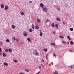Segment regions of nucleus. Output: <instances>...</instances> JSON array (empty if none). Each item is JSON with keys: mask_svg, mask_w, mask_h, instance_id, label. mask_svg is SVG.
I'll return each instance as SVG.
<instances>
[{"mask_svg": "<svg viewBox=\"0 0 74 74\" xmlns=\"http://www.w3.org/2000/svg\"><path fill=\"white\" fill-rule=\"evenodd\" d=\"M42 9L43 11L45 12H47L48 11V8L46 7H44Z\"/></svg>", "mask_w": 74, "mask_h": 74, "instance_id": "1", "label": "nucleus"}, {"mask_svg": "<svg viewBox=\"0 0 74 74\" xmlns=\"http://www.w3.org/2000/svg\"><path fill=\"white\" fill-rule=\"evenodd\" d=\"M34 53V54L35 55H36V56H39V53H38V52Z\"/></svg>", "mask_w": 74, "mask_h": 74, "instance_id": "2", "label": "nucleus"}, {"mask_svg": "<svg viewBox=\"0 0 74 74\" xmlns=\"http://www.w3.org/2000/svg\"><path fill=\"white\" fill-rule=\"evenodd\" d=\"M40 6L41 7H42H42H44V5L42 3H41L40 4Z\"/></svg>", "mask_w": 74, "mask_h": 74, "instance_id": "3", "label": "nucleus"}, {"mask_svg": "<svg viewBox=\"0 0 74 74\" xmlns=\"http://www.w3.org/2000/svg\"><path fill=\"white\" fill-rule=\"evenodd\" d=\"M1 7L2 8H4V5L3 4H1Z\"/></svg>", "mask_w": 74, "mask_h": 74, "instance_id": "4", "label": "nucleus"}, {"mask_svg": "<svg viewBox=\"0 0 74 74\" xmlns=\"http://www.w3.org/2000/svg\"><path fill=\"white\" fill-rule=\"evenodd\" d=\"M27 40L29 42H31V40H30V38L29 37H28L27 38Z\"/></svg>", "mask_w": 74, "mask_h": 74, "instance_id": "5", "label": "nucleus"}, {"mask_svg": "<svg viewBox=\"0 0 74 74\" xmlns=\"http://www.w3.org/2000/svg\"><path fill=\"white\" fill-rule=\"evenodd\" d=\"M73 66L74 65H72L71 66L69 65L68 66V67L69 68H72V67H73Z\"/></svg>", "mask_w": 74, "mask_h": 74, "instance_id": "6", "label": "nucleus"}, {"mask_svg": "<svg viewBox=\"0 0 74 74\" xmlns=\"http://www.w3.org/2000/svg\"><path fill=\"white\" fill-rule=\"evenodd\" d=\"M24 36H27L28 35V34L27 33H24L23 34Z\"/></svg>", "mask_w": 74, "mask_h": 74, "instance_id": "7", "label": "nucleus"}, {"mask_svg": "<svg viewBox=\"0 0 74 74\" xmlns=\"http://www.w3.org/2000/svg\"><path fill=\"white\" fill-rule=\"evenodd\" d=\"M8 9V6H5V10H7Z\"/></svg>", "mask_w": 74, "mask_h": 74, "instance_id": "8", "label": "nucleus"}, {"mask_svg": "<svg viewBox=\"0 0 74 74\" xmlns=\"http://www.w3.org/2000/svg\"><path fill=\"white\" fill-rule=\"evenodd\" d=\"M36 29H39V27L37 25H36Z\"/></svg>", "mask_w": 74, "mask_h": 74, "instance_id": "9", "label": "nucleus"}, {"mask_svg": "<svg viewBox=\"0 0 74 74\" xmlns=\"http://www.w3.org/2000/svg\"><path fill=\"white\" fill-rule=\"evenodd\" d=\"M20 14L22 16H23V15H24V13L22 12H21Z\"/></svg>", "mask_w": 74, "mask_h": 74, "instance_id": "10", "label": "nucleus"}, {"mask_svg": "<svg viewBox=\"0 0 74 74\" xmlns=\"http://www.w3.org/2000/svg\"><path fill=\"white\" fill-rule=\"evenodd\" d=\"M3 57H5L6 56H7V55L5 54V53H3Z\"/></svg>", "mask_w": 74, "mask_h": 74, "instance_id": "11", "label": "nucleus"}, {"mask_svg": "<svg viewBox=\"0 0 74 74\" xmlns=\"http://www.w3.org/2000/svg\"><path fill=\"white\" fill-rule=\"evenodd\" d=\"M37 21L39 23H40L41 22V20L39 19H37Z\"/></svg>", "mask_w": 74, "mask_h": 74, "instance_id": "12", "label": "nucleus"}, {"mask_svg": "<svg viewBox=\"0 0 74 74\" xmlns=\"http://www.w3.org/2000/svg\"><path fill=\"white\" fill-rule=\"evenodd\" d=\"M53 74H58V71H56L53 73Z\"/></svg>", "mask_w": 74, "mask_h": 74, "instance_id": "13", "label": "nucleus"}, {"mask_svg": "<svg viewBox=\"0 0 74 74\" xmlns=\"http://www.w3.org/2000/svg\"><path fill=\"white\" fill-rule=\"evenodd\" d=\"M8 51L9 52H11L12 51V50H11V49L10 48L8 49Z\"/></svg>", "mask_w": 74, "mask_h": 74, "instance_id": "14", "label": "nucleus"}, {"mask_svg": "<svg viewBox=\"0 0 74 74\" xmlns=\"http://www.w3.org/2000/svg\"><path fill=\"white\" fill-rule=\"evenodd\" d=\"M51 26L52 27H53L54 26H55V24L52 23V24H51Z\"/></svg>", "mask_w": 74, "mask_h": 74, "instance_id": "15", "label": "nucleus"}, {"mask_svg": "<svg viewBox=\"0 0 74 74\" xmlns=\"http://www.w3.org/2000/svg\"><path fill=\"white\" fill-rule=\"evenodd\" d=\"M12 29H15V26L14 25H12Z\"/></svg>", "mask_w": 74, "mask_h": 74, "instance_id": "16", "label": "nucleus"}, {"mask_svg": "<svg viewBox=\"0 0 74 74\" xmlns=\"http://www.w3.org/2000/svg\"><path fill=\"white\" fill-rule=\"evenodd\" d=\"M32 27L33 29H34V25L33 24H32Z\"/></svg>", "mask_w": 74, "mask_h": 74, "instance_id": "17", "label": "nucleus"}, {"mask_svg": "<svg viewBox=\"0 0 74 74\" xmlns=\"http://www.w3.org/2000/svg\"><path fill=\"white\" fill-rule=\"evenodd\" d=\"M56 20H57V21H60V18H56Z\"/></svg>", "mask_w": 74, "mask_h": 74, "instance_id": "18", "label": "nucleus"}, {"mask_svg": "<svg viewBox=\"0 0 74 74\" xmlns=\"http://www.w3.org/2000/svg\"><path fill=\"white\" fill-rule=\"evenodd\" d=\"M40 36H42V35H43V34H42V32H41L40 33Z\"/></svg>", "mask_w": 74, "mask_h": 74, "instance_id": "19", "label": "nucleus"}, {"mask_svg": "<svg viewBox=\"0 0 74 74\" xmlns=\"http://www.w3.org/2000/svg\"><path fill=\"white\" fill-rule=\"evenodd\" d=\"M51 47H52L53 45L54 46H55L56 45H55V44L54 43H52L51 44Z\"/></svg>", "mask_w": 74, "mask_h": 74, "instance_id": "20", "label": "nucleus"}, {"mask_svg": "<svg viewBox=\"0 0 74 74\" xmlns=\"http://www.w3.org/2000/svg\"><path fill=\"white\" fill-rule=\"evenodd\" d=\"M12 40H13V41H15V38L14 37H13L12 38Z\"/></svg>", "mask_w": 74, "mask_h": 74, "instance_id": "21", "label": "nucleus"}, {"mask_svg": "<svg viewBox=\"0 0 74 74\" xmlns=\"http://www.w3.org/2000/svg\"><path fill=\"white\" fill-rule=\"evenodd\" d=\"M59 37L60 38H62V39L64 38V37L60 35L59 36Z\"/></svg>", "mask_w": 74, "mask_h": 74, "instance_id": "22", "label": "nucleus"}, {"mask_svg": "<svg viewBox=\"0 0 74 74\" xmlns=\"http://www.w3.org/2000/svg\"><path fill=\"white\" fill-rule=\"evenodd\" d=\"M67 38H68L69 40H71V39L70 38V36H68L67 37Z\"/></svg>", "mask_w": 74, "mask_h": 74, "instance_id": "23", "label": "nucleus"}, {"mask_svg": "<svg viewBox=\"0 0 74 74\" xmlns=\"http://www.w3.org/2000/svg\"><path fill=\"white\" fill-rule=\"evenodd\" d=\"M13 62H14V63H17V62H18V60H14L13 61Z\"/></svg>", "mask_w": 74, "mask_h": 74, "instance_id": "24", "label": "nucleus"}, {"mask_svg": "<svg viewBox=\"0 0 74 74\" xmlns=\"http://www.w3.org/2000/svg\"><path fill=\"white\" fill-rule=\"evenodd\" d=\"M55 26H56V27L57 28H58V27H59V25H58V24H56L55 25Z\"/></svg>", "mask_w": 74, "mask_h": 74, "instance_id": "25", "label": "nucleus"}, {"mask_svg": "<svg viewBox=\"0 0 74 74\" xmlns=\"http://www.w3.org/2000/svg\"><path fill=\"white\" fill-rule=\"evenodd\" d=\"M29 31L30 32H32L33 30H32V29L30 28L29 29Z\"/></svg>", "mask_w": 74, "mask_h": 74, "instance_id": "26", "label": "nucleus"}, {"mask_svg": "<svg viewBox=\"0 0 74 74\" xmlns=\"http://www.w3.org/2000/svg\"><path fill=\"white\" fill-rule=\"evenodd\" d=\"M70 43L71 45H73V41H71L70 42Z\"/></svg>", "mask_w": 74, "mask_h": 74, "instance_id": "27", "label": "nucleus"}, {"mask_svg": "<svg viewBox=\"0 0 74 74\" xmlns=\"http://www.w3.org/2000/svg\"><path fill=\"white\" fill-rule=\"evenodd\" d=\"M6 41L7 42H10V40H9V39H7L6 40Z\"/></svg>", "mask_w": 74, "mask_h": 74, "instance_id": "28", "label": "nucleus"}, {"mask_svg": "<svg viewBox=\"0 0 74 74\" xmlns=\"http://www.w3.org/2000/svg\"><path fill=\"white\" fill-rule=\"evenodd\" d=\"M44 51L45 52H47V49H45L44 50Z\"/></svg>", "mask_w": 74, "mask_h": 74, "instance_id": "29", "label": "nucleus"}, {"mask_svg": "<svg viewBox=\"0 0 74 74\" xmlns=\"http://www.w3.org/2000/svg\"><path fill=\"white\" fill-rule=\"evenodd\" d=\"M25 71L27 72H29V69H25Z\"/></svg>", "mask_w": 74, "mask_h": 74, "instance_id": "30", "label": "nucleus"}, {"mask_svg": "<svg viewBox=\"0 0 74 74\" xmlns=\"http://www.w3.org/2000/svg\"><path fill=\"white\" fill-rule=\"evenodd\" d=\"M70 30H71V31H73V28H70Z\"/></svg>", "mask_w": 74, "mask_h": 74, "instance_id": "31", "label": "nucleus"}, {"mask_svg": "<svg viewBox=\"0 0 74 74\" xmlns=\"http://www.w3.org/2000/svg\"><path fill=\"white\" fill-rule=\"evenodd\" d=\"M48 54H47V55H46V59H48V57H47V56H48Z\"/></svg>", "mask_w": 74, "mask_h": 74, "instance_id": "32", "label": "nucleus"}, {"mask_svg": "<svg viewBox=\"0 0 74 74\" xmlns=\"http://www.w3.org/2000/svg\"><path fill=\"white\" fill-rule=\"evenodd\" d=\"M4 64V65H8V64L6 62H5Z\"/></svg>", "mask_w": 74, "mask_h": 74, "instance_id": "33", "label": "nucleus"}, {"mask_svg": "<svg viewBox=\"0 0 74 74\" xmlns=\"http://www.w3.org/2000/svg\"><path fill=\"white\" fill-rule=\"evenodd\" d=\"M19 74H25V73L23 72H20Z\"/></svg>", "mask_w": 74, "mask_h": 74, "instance_id": "34", "label": "nucleus"}, {"mask_svg": "<svg viewBox=\"0 0 74 74\" xmlns=\"http://www.w3.org/2000/svg\"><path fill=\"white\" fill-rule=\"evenodd\" d=\"M5 51L7 52H8V49H5Z\"/></svg>", "mask_w": 74, "mask_h": 74, "instance_id": "35", "label": "nucleus"}, {"mask_svg": "<svg viewBox=\"0 0 74 74\" xmlns=\"http://www.w3.org/2000/svg\"><path fill=\"white\" fill-rule=\"evenodd\" d=\"M35 52H36H36H37V49H35Z\"/></svg>", "mask_w": 74, "mask_h": 74, "instance_id": "36", "label": "nucleus"}, {"mask_svg": "<svg viewBox=\"0 0 74 74\" xmlns=\"http://www.w3.org/2000/svg\"><path fill=\"white\" fill-rule=\"evenodd\" d=\"M49 22V20L47 19L46 21V22Z\"/></svg>", "mask_w": 74, "mask_h": 74, "instance_id": "37", "label": "nucleus"}, {"mask_svg": "<svg viewBox=\"0 0 74 74\" xmlns=\"http://www.w3.org/2000/svg\"><path fill=\"white\" fill-rule=\"evenodd\" d=\"M0 52H2V51L1 50V48L0 47Z\"/></svg>", "mask_w": 74, "mask_h": 74, "instance_id": "38", "label": "nucleus"}, {"mask_svg": "<svg viewBox=\"0 0 74 74\" xmlns=\"http://www.w3.org/2000/svg\"><path fill=\"white\" fill-rule=\"evenodd\" d=\"M16 41H17V42H19V40H18V39H16Z\"/></svg>", "mask_w": 74, "mask_h": 74, "instance_id": "39", "label": "nucleus"}, {"mask_svg": "<svg viewBox=\"0 0 74 74\" xmlns=\"http://www.w3.org/2000/svg\"><path fill=\"white\" fill-rule=\"evenodd\" d=\"M53 33H54V34H55V33H56V32L55 31H54L53 32Z\"/></svg>", "mask_w": 74, "mask_h": 74, "instance_id": "40", "label": "nucleus"}, {"mask_svg": "<svg viewBox=\"0 0 74 74\" xmlns=\"http://www.w3.org/2000/svg\"><path fill=\"white\" fill-rule=\"evenodd\" d=\"M53 56H55V57H56V54H53Z\"/></svg>", "mask_w": 74, "mask_h": 74, "instance_id": "41", "label": "nucleus"}, {"mask_svg": "<svg viewBox=\"0 0 74 74\" xmlns=\"http://www.w3.org/2000/svg\"><path fill=\"white\" fill-rule=\"evenodd\" d=\"M65 41H62V43H65Z\"/></svg>", "mask_w": 74, "mask_h": 74, "instance_id": "42", "label": "nucleus"}, {"mask_svg": "<svg viewBox=\"0 0 74 74\" xmlns=\"http://www.w3.org/2000/svg\"><path fill=\"white\" fill-rule=\"evenodd\" d=\"M29 3H30V4L32 3V2L31 1H29Z\"/></svg>", "mask_w": 74, "mask_h": 74, "instance_id": "43", "label": "nucleus"}, {"mask_svg": "<svg viewBox=\"0 0 74 74\" xmlns=\"http://www.w3.org/2000/svg\"><path fill=\"white\" fill-rule=\"evenodd\" d=\"M73 51L71 50L70 51H69V52H73Z\"/></svg>", "mask_w": 74, "mask_h": 74, "instance_id": "44", "label": "nucleus"}, {"mask_svg": "<svg viewBox=\"0 0 74 74\" xmlns=\"http://www.w3.org/2000/svg\"><path fill=\"white\" fill-rule=\"evenodd\" d=\"M0 56H2V53H0Z\"/></svg>", "mask_w": 74, "mask_h": 74, "instance_id": "45", "label": "nucleus"}, {"mask_svg": "<svg viewBox=\"0 0 74 74\" xmlns=\"http://www.w3.org/2000/svg\"><path fill=\"white\" fill-rule=\"evenodd\" d=\"M41 66H42V67H44V66L42 65H41Z\"/></svg>", "mask_w": 74, "mask_h": 74, "instance_id": "46", "label": "nucleus"}, {"mask_svg": "<svg viewBox=\"0 0 74 74\" xmlns=\"http://www.w3.org/2000/svg\"><path fill=\"white\" fill-rule=\"evenodd\" d=\"M1 45H3V42H1Z\"/></svg>", "mask_w": 74, "mask_h": 74, "instance_id": "47", "label": "nucleus"}, {"mask_svg": "<svg viewBox=\"0 0 74 74\" xmlns=\"http://www.w3.org/2000/svg\"><path fill=\"white\" fill-rule=\"evenodd\" d=\"M44 60H43V59H42V62H44Z\"/></svg>", "mask_w": 74, "mask_h": 74, "instance_id": "48", "label": "nucleus"}, {"mask_svg": "<svg viewBox=\"0 0 74 74\" xmlns=\"http://www.w3.org/2000/svg\"><path fill=\"white\" fill-rule=\"evenodd\" d=\"M39 69H41V66H39Z\"/></svg>", "mask_w": 74, "mask_h": 74, "instance_id": "49", "label": "nucleus"}, {"mask_svg": "<svg viewBox=\"0 0 74 74\" xmlns=\"http://www.w3.org/2000/svg\"><path fill=\"white\" fill-rule=\"evenodd\" d=\"M60 8H59L58 10V11H60Z\"/></svg>", "mask_w": 74, "mask_h": 74, "instance_id": "50", "label": "nucleus"}, {"mask_svg": "<svg viewBox=\"0 0 74 74\" xmlns=\"http://www.w3.org/2000/svg\"><path fill=\"white\" fill-rule=\"evenodd\" d=\"M67 44H68V45H69V42H67Z\"/></svg>", "mask_w": 74, "mask_h": 74, "instance_id": "51", "label": "nucleus"}, {"mask_svg": "<svg viewBox=\"0 0 74 74\" xmlns=\"http://www.w3.org/2000/svg\"><path fill=\"white\" fill-rule=\"evenodd\" d=\"M63 24H65V23H64V22H63Z\"/></svg>", "mask_w": 74, "mask_h": 74, "instance_id": "52", "label": "nucleus"}, {"mask_svg": "<svg viewBox=\"0 0 74 74\" xmlns=\"http://www.w3.org/2000/svg\"><path fill=\"white\" fill-rule=\"evenodd\" d=\"M7 73H8H8H9V71H8Z\"/></svg>", "mask_w": 74, "mask_h": 74, "instance_id": "53", "label": "nucleus"}, {"mask_svg": "<svg viewBox=\"0 0 74 74\" xmlns=\"http://www.w3.org/2000/svg\"><path fill=\"white\" fill-rule=\"evenodd\" d=\"M49 14H48V13H47V14H47V15H48Z\"/></svg>", "mask_w": 74, "mask_h": 74, "instance_id": "54", "label": "nucleus"}, {"mask_svg": "<svg viewBox=\"0 0 74 74\" xmlns=\"http://www.w3.org/2000/svg\"><path fill=\"white\" fill-rule=\"evenodd\" d=\"M65 44H67V42H65Z\"/></svg>", "mask_w": 74, "mask_h": 74, "instance_id": "55", "label": "nucleus"}, {"mask_svg": "<svg viewBox=\"0 0 74 74\" xmlns=\"http://www.w3.org/2000/svg\"><path fill=\"white\" fill-rule=\"evenodd\" d=\"M5 66H7V65H5Z\"/></svg>", "mask_w": 74, "mask_h": 74, "instance_id": "56", "label": "nucleus"}, {"mask_svg": "<svg viewBox=\"0 0 74 74\" xmlns=\"http://www.w3.org/2000/svg\"><path fill=\"white\" fill-rule=\"evenodd\" d=\"M40 32H41V30H40Z\"/></svg>", "mask_w": 74, "mask_h": 74, "instance_id": "57", "label": "nucleus"}]
</instances>
